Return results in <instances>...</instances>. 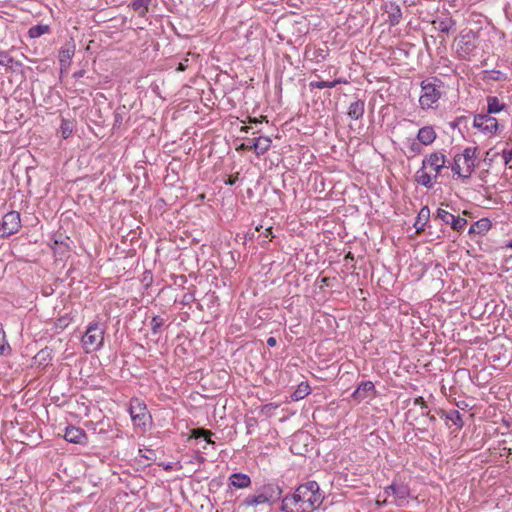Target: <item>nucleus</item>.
Returning a JSON list of instances; mask_svg holds the SVG:
<instances>
[{
  "label": "nucleus",
  "mask_w": 512,
  "mask_h": 512,
  "mask_svg": "<svg viewBox=\"0 0 512 512\" xmlns=\"http://www.w3.org/2000/svg\"><path fill=\"white\" fill-rule=\"evenodd\" d=\"M375 391V385L372 381H362L356 390L352 393L351 398L360 403L368 397L370 392Z\"/></svg>",
  "instance_id": "nucleus-14"
},
{
  "label": "nucleus",
  "mask_w": 512,
  "mask_h": 512,
  "mask_svg": "<svg viewBox=\"0 0 512 512\" xmlns=\"http://www.w3.org/2000/svg\"><path fill=\"white\" fill-rule=\"evenodd\" d=\"M74 54V50L69 48L61 49L59 52V61L62 67L68 66Z\"/></svg>",
  "instance_id": "nucleus-35"
},
{
  "label": "nucleus",
  "mask_w": 512,
  "mask_h": 512,
  "mask_svg": "<svg viewBox=\"0 0 512 512\" xmlns=\"http://www.w3.org/2000/svg\"><path fill=\"white\" fill-rule=\"evenodd\" d=\"M74 123L69 119L62 118L60 125V133L63 139H67L73 132Z\"/></svg>",
  "instance_id": "nucleus-33"
},
{
  "label": "nucleus",
  "mask_w": 512,
  "mask_h": 512,
  "mask_svg": "<svg viewBox=\"0 0 512 512\" xmlns=\"http://www.w3.org/2000/svg\"><path fill=\"white\" fill-rule=\"evenodd\" d=\"M139 453L146 461H153L156 459V452L153 449H139Z\"/></svg>",
  "instance_id": "nucleus-40"
},
{
  "label": "nucleus",
  "mask_w": 512,
  "mask_h": 512,
  "mask_svg": "<svg viewBox=\"0 0 512 512\" xmlns=\"http://www.w3.org/2000/svg\"><path fill=\"white\" fill-rule=\"evenodd\" d=\"M82 345L87 353L98 350L104 341V328L102 324H90L82 336Z\"/></svg>",
  "instance_id": "nucleus-5"
},
{
  "label": "nucleus",
  "mask_w": 512,
  "mask_h": 512,
  "mask_svg": "<svg viewBox=\"0 0 512 512\" xmlns=\"http://www.w3.org/2000/svg\"><path fill=\"white\" fill-rule=\"evenodd\" d=\"M505 108V104L500 103L499 99L495 96L487 97V113L493 114L502 111Z\"/></svg>",
  "instance_id": "nucleus-30"
},
{
  "label": "nucleus",
  "mask_w": 512,
  "mask_h": 512,
  "mask_svg": "<svg viewBox=\"0 0 512 512\" xmlns=\"http://www.w3.org/2000/svg\"><path fill=\"white\" fill-rule=\"evenodd\" d=\"M414 404L419 405L421 407V412L427 410V404L424 401L423 397H417L414 399Z\"/></svg>",
  "instance_id": "nucleus-44"
},
{
  "label": "nucleus",
  "mask_w": 512,
  "mask_h": 512,
  "mask_svg": "<svg viewBox=\"0 0 512 512\" xmlns=\"http://www.w3.org/2000/svg\"><path fill=\"white\" fill-rule=\"evenodd\" d=\"M493 73H494V76H492V79L498 80L499 79L498 75L500 74V72L499 71H493Z\"/></svg>",
  "instance_id": "nucleus-55"
},
{
  "label": "nucleus",
  "mask_w": 512,
  "mask_h": 512,
  "mask_svg": "<svg viewBox=\"0 0 512 512\" xmlns=\"http://www.w3.org/2000/svg\"><path fill=\"white\" fill-rule=\"evenodd\" d=\"M262 234H263V236L265 238H268L270 236L273 237V235H272V227L270 226V227L265 228L264 232Z\"/></svg>",
  "instance_id": "nucleus-50"
},
{
  "label": "nucleus",
  "mask_w": 512,
  "mask_h": 512,
  "mask_svg": "<svg viewBox=\"0 0 512 512\" xmlns=\"http://www.w3.org/2000/svg\"><path fill=\"white\" fill-rule=\"evenodd\" d=\"M248 130H249V127H248V126H244V127H242V131H244V132H248Z\"/></svg>",
  "instance_id": "nucleus-58"
},
{
  "label": "nucleus",
  "mask_w": 512,
  "mask_h": 512,
  "mask_svg": "<svg viewBox=\"0 0 512 512\" xmlns=\"http://www.w3.org/2000/svg\"><path fill=\"white\" fill-rule=\"evenodd\" d=\"M184 298H186V300H189V298H192V295H189V297H187V295H184Z\"/></svg>",
  "instance_id": "nucleus-61"
},
{
  "label": "nucleus",
  "mask_w": 512,
  "mask_h": 512,
  "mask_svg": "<svg viewBox=\"0 0 512 512\" xmlns=\"http://www.w3.org/2000/svg\"><path fill=\"white\" fill-rule=\"evenodd\" d=\"M11 353V347L6 340L5 331L0 328V355H9Z\"/></svg>",
  "instance_id": "nucleus-36"
},
{
  "label": "nucleus",
  "mask_w": 512,
  "mask_h": 512,
  "mask_svg": "<svg viewBox=\"0 0 512 512\" xmlns=\"http://www.w3.org/2000/svg\"><path fill=\"white\" fill-rule=\"evenodd\" d=\"M502 157L504 160V164L507 165L512 160V148L511 149H504L502 151Z\"/></svg>",
  "instance_id": "nucleus-42"
},
{
  "label": "nucleus",
  "mask_w": 512,
  "mask_h": 512,
  "mask_svg": "<svg viewBox=\"0 0 512 512\" xmlns=\"http://www.w3.org/2000/svg\"><path fill=\"white\" fill-rule=\"evenodd\" d=\"M476 151V147H467L462 154H457L454 157L451 169L454 174L462 178L463 181L470 179L475 169Z\"/></svg>",
  "instance_id": "nucleus-3"
},
{
  "label": "nucleus",
  "mask_w": 512,
  "mask_h": 512,
  "mask_svg": "<svg viewBox=\"0 0 512 512\" xmlns=\"http://www.w3.org/2000/svg\"><path fill=\"white\" fill-rule=\"evenodd\" d=\"M73 272H74V268H70L67 271V277H70L72 280H74V277L72 276Z\"/></svg>",
  "instance_id": "nucleus-54"
},
{
  "label": "nucleus",
  "mask_w": 512,
  "mask_h": 512,
  "mask_svg": "<svg viewBox=\"0 0 512 512\" xmlns=\"http://www.w3.org/2000/svg\"><path fill=\"white\" fill-rule=\"evenodd\" d=\"M387 495H393L396 500L403 502L409 496V489L404 484H391L385 489Z\"/></svg>",
  "instance_id": "nucleus-15"
},
{
  "label": "nucleus",
  "mask_w": 512,
  "mask_h": 512,
  "mask_svg": "<svg viewBox=\"0 0 512 512\" xmlns=\"http://www.w3.org/2000/svg\"><path fill=\"white\" fill-rule=\"evenodd\" d=\"M271 139L266 136H260L258 138H253V146L254 151L257 155L264 154L267 152L271 146Z\"/></svg>",
  "instance_id": "nucleus-24"
},
{
  "label": "nucleus",
  "mask_w": 512,
  "mask_h": 512,
  "mask_svg": "<svg viewBox=\"0 0 512 512\" xmlns=\"http://www.w3.org/2000/svg\"><path fill=\"white\" fill-rule=\"evenodd\" d=\"M491 228V222L487 218H482L472 224L469 234H485Z\"/></svg>",
  "instance_id": "nucleus-25"
},
{
  "label": "nucleus",
  "mask_w": 512,
  "mask_h": 512,
  "mask_svg": "<svg viewBox=\"0 0 512 512\" xmlns=\"http://www.w3.org/2000/svg\"><path fill=\"white\" fill-rule=\"evenodd\" d=\"M14 63L18 66L21 65L20 62L15 61L14 58L11 57L7 52L0 51V65L11 67Z\"/></svg>",
  "instance_id": "nucleus-38"
},
{
  "label": "nucleus",
  "mask_w": 512,
  "mask_h": 512,
  "mask_svg": "<svg viewBox=\"0 0 512 512\" xmlns=\"http://www.w3.org/2000/svg\"><path fill=\"white\" fill-rule=\"evenodd\" d=\"M340 83H342L341 79H335L333 81H312V82H310L309 86H310V88L323 89V88H333L337 84H340Z\"/></svg>",
  "instance_id": "nucleus-34"
},
{
  "label": "nucleus",
  "mask_w": 512,
  "mask_h": 512,
  "mask_svg": "<svg viewBox=\"0 0 512 512\" xmlns=\"http://www.w3.org/2000/svg\"><path fill=\"white\" fill-rule=\"evenodd\" d=\"M493 73H494V76H492V79L498 80L499 79L498 75L500 74V72L499 71H493Z\"/></svg>",
  "instance_id": "nucleus-56"
},
{
  "label": "nucleus",
  "mask_w": 512,
  "mask_h": 512,
  "mask_svg": "<svg viewBox=\"0 0 512 512\" xmlns=\"http://www.w3.org/2000/svg\"><path fill=\"white\" fill-rule=\"evenodd\" d=\"M253 144V139H247V141L245 143H242L239 147V149H242V150H254V146L252 145Z\"/></svg>",
  "instance_id": "nucleus-45"
},
{
  "label": "nucleus",
  "mask_w": 512,
  "mask_h": 512,
  "mask_svg": "<svg viewBox=\"0 0 512 512\" xmlns=\"http://www.w3.org/2000/svg\"><path fill=\"white\" fill-rule=\"evenodd\" d=\"M164 323H165V319L163 317H161V316L152 317L150 325H151V330H152L153 334L159 333L160 329Z\"/></svg>",
  "instance_id": "nucleus-39"
},
{
  "label": "nucleus",
  "mask_w": 512,
  "mask_h": 512,
  "mask_svg": "<svg viewBox=\"0 0 512 512\" xmlns=\"http://www.w3.org/2000/svg\"><path fill=\"white\" fill-rule=\"evenodd\" d=\"M184 298H186V300H189V298H192V295H189V297H187V295H184Z\"/></svg>",
  "instance_id": "nucleus-62"
},
{
  "label": "nucleus",
  "mask_w": 512,
  "mask_h": 512,
  "mask_svg": "<svg viewBox=\"0 0 512 512\" xmlns=\"http://www.w3.org/2000/svg\"><path fill=\"white\" fill-rule=\"evenodd\" d=\"M434 219L443 221L445 224L450 225L451 228L457 232L463 230L467 224V220L465 218L455 216L442 208L437 209Z\"/></svg>",
  "instance_id": "nucleus-8"
},
{
  "label": "nucleus",
  "mask_w": 512,
  "mask_h": 512,
  "mask_svg": "<svg viewBox=\"0 0 512 512\" xmlns=\"http://www.w3.org/2000/svg\"><path fill=\"white\" fill-rule=\"evenodd\" d=\"M436 412L439 416L451 421L457 427L458 430H460L463 427L464 422L462 419V415L458 410H451L449 412H446L444 410H438Z\"/></svg>",
  "instance_id": "nucleus-19"
},
{
  "label": "nucleus",
  "mask_w": 512,
  "mask_h": 512,
  "mask_svg": "<svg viewBox=\"0 0 512 512\" xmlns=\"http://www.w3.org/2000/svg\"><path fill=\"white\" fill-rule=\"evenodd\" d=\"M364 101L357 100L350 104L348 109V116L352 119L358 120L364 114Z\"/></svg>",
  "instance_id": "nucleus-26"
},
{
  "label": "nucleus",
  "mask_w": 512,
  "mask_h": 512,
  "mask_svg": "<svg viewBox=\"0 0 512 512\" xmlns=\"http://www.w3.org/2000/svg\"><path fill=\"white\" fill-rule=\"evenodd\" d=\"M230 485L235 488H247L251 485V478L247 474L233 473L229 477Z\"/></svg>",
  "instance_id": "nucleus-20"
},
{
  "label": "nucleus",
  "mask_w": 512,
  "mask_h": 512,
  "mask_svg": "<svg viewBox=\"0 0 512 512\" xmlns=\"http://www.w3.org/2000/svg\"><path fill=\"white\" fill-rule=\"evenodd\" d=\"M150 3L151 0H132L130 6L140 17H144L148 11Z\"/></svg>",
  "instance_id": "nucleus-28"
},
{
  "label": "nucleus",
  "mask_w": 512,
  "mask_h": 512,
  "mask_svg": "<svg viewBox=\"0 0 512 512\" xmlns=\"http://www.w3.org/2000/svg\"><path fill=\"white\" fill-rule=\"evenodd\" d=\"M213 432L204 428H197L192 430V437L195 439L203 438L208 444H214L212 441Z\"/></svg>",
  "instance_id": "nucleus-31"
},
{
  "label": "nucleus",
  "mask_w": 512,
  "mask_h": 512,
  "mask_svg": "<svg viewBox=\"0 0 512 512\" xmlns=\"http://www.w3.org/2000/svg\"><path fill=\"white\" fill-rule=\"evenodd\" d=\"M50 30V27L48 25L44 24H37L29 28L28 30V36L30 38H38L42 36L45 33H48Z\"/></svg>",
  "instance_id": "nucleus-32"
},
{
  "label": "nucleus",
  "mask_w": 512,
  "mask_h": 512,
  "mask_svg": "<svg viewBox=\"0 0 512 512\" xmlns=\"http://www.w3.org/2000/svg\"><path fill=\"white\" fill-rule=\"evenodd\" d=\"M421 415H422V416H427V417H428V419H429V421H430V422H432V423H434V422L436 421V417H435V415L430 414V412H429V411H427V410H426V411H422V412H421Z\"/></svg>",
  "instance_id": "nucleus-48"
},
{
  "label": "nucleus",
  "mask_w": 512,
  "mask_h": 512,
  "mask_svg": "<svg viewBox=\"0 0 512 512\" xmlns=\"http://www.w3.org/2000/svg\"><path fill=\"white\" fill-rule=\"evenodd\" d=\"M429 218H430V209L428 208V206L422 207L420 209V211L416 217V221L414 223L416 233L419 234L424 231V227L427 224V222L429 221Z\"/></svg>",
  "instance_id": "nucleus-21"
},
{
  "label": "nucleus",
  "mask_w": 512,
  "mask_h": 512,
  "mask_svg": "<svg viewBox=\"0 0 512 512\" xmlns=\"http://www.w3.org/2000/svg\"><path fill=\"white\" fill-rule=\"evenodd\" d=\"M416 181L426 188H432L434 185L431 175L425 171L423 166L416 173Z\"/></svg>",
  "instance_id": "nucleus-27"
},
{
  "label": "nucleus",
  "mask_w": 512,
  "mask_h": 512,
  "mask_svg": "<svg viewBox=\"0 0 512 512\" xmlns=\"http://www.w3.org/2000/svg\"><path fill=\"white\" fill-rule=\"evenodd\" d=\"M258 493L263 499V501L267 503V508L269 509L273 503L280 500L283 493V489L280 485L276 483H268L266 485H263L259 489Z\"/></svg>",
  "instance_id": "nucleus-7"
},
{
  "label": "nucleus",
  "mask_w": 512,
  "mask_h": 512,
  "mask_svg": "<svg viewBox=\"0 0 512 512\" xmlns=\"http://www.w3.org/2000/svg\"><path fill=\"white\" fill-rule=\"evenodd\" d=\"M476 35L469 31L459 37L457 42V53L460 58L466 59L476 48Z\"/></svg>",
  "instance_id": "nucleus-9"
},
{
  "label": "nucleus",
  "mask_w": 512,
  "mask_h": 512,
  "mask_svg": "<svg viewBox=\"0 0 512 512\" xmlns=\"http://www.w3.org/2000/svg\"><path fill=\"white\" fill-rule=\"evenodd\" d=\"M441 81L434 77L426 79L421 82V96L419 103L421 108L429 109L433 108V105L438 102L441 97Z\"/></svg>",
  "instance_id": "nucleus-4"
},
{
  "label": "nucleus",
  "mask_w": 512,
  "mask_h": 512,
  "mask_svg": "<svg viewBox=\"0 0 512 512\" xmlns=\"http://www.w3.org/2000/svg\"><path fill=\"white\" fill-rule=\"evenodd\" d=\"M133 314V316L130 314V321L133 320V326L142 330V325L148 318V308L146 306L138 307L137 311L133 310Z\"/></svg>",
  "instance_id": "nucleus-18"
},
{
  "label": "nucleus",
  "mask_w": 512,
  "mask_h": 512,
  "mask_svg": "<svg viewBox=\"0 0 512 512\" xmlns=\"http://www.w3.org/2000/svg\"><path fill=\"white\" fill-rule=\"evenodd\" d=\"M150 124H151V123H150L149 121H145V122L142 124V128H141V131L139 132V134H140V133H142V132L145 130L144 135H143V137H142L143 139H146L148 136H150V135H151V131H152V129H150V128L148 127Z\"/></svg>",
  "instance_id": "nucleus-43"
},
{
  "label": "nucleus",
  "mask_w": 512,
  "mask_h": 512,
  "mask_svg": "<svg viewBox=\"0 0 512 512\" xmlns=\"http://www.w3.org/2000/svg\"><path fill=\"white\" fill-rule=\"evenodd\" d=\"M64 438L66 441L74 444H82L87 438L86 433L83 429L69 425L64 430Z\"/></svg>",
  "instance_id": "nucleus-13"
},
{
  "label": "nucleus",
  "mask_w": 512,
  "mask_h": 512,
  "mask_svg": "<svg viewBox=\"0 0 512 512\" xmlns=\"http://www.w3.org/2000/svg\"><path fill=\"white\" fill-rule=\"evenodd\" d=\"M276 344H277V340H276V338H275V337H269V338L267 339V345H268L269 347H274Z\"/></svg>",
  "instance_id": "nucleus-51"
},
{
  "label": "nucleus",
  "mask_w": 512,
  "mask_h": 512,
  "mask_svg": "<svg viewBox=\"0 0 512 512\" xmlns=\"http://www.w3.org/2000/svg\"><path fill=\"white\" fill-rule=\"evenodd\" d=\"M130 419L134 430L139 434L150 430L153 425L152 416L145 402L138 398L130 399Z\"/></svg>",
  "instance_id": "nucleus-2"
},
{
  "label": "nucleus",
  "mask_w": 512,
  "mask_h": 512,
  "mask_svg": "<svg viewBox=\"0 0 512 512\" xmlns=\"http://www.w3.org/2000/svg\"><path fill=\"white\" fill-rule=\"evenodd\" d=\"M417 431L422 434L428 433V430L425 428H417Z\"/></svg>",
  "instance_id": "nucleus-57"
},
{
  "label": "nucleus",
  "mask_w": 512,
  "mask_h": 512,
  "mask_svg": "<svg viewBox=\"0 0 512 512\" xmlns=\"http://www.w3.org/2000/svg\"><path fill=\"white\" fill-rule=\"evenodd\" d=\"M454 25L455 21L450 17L438 21V29L443 33H449Z\"/></svg>",
  "instance_id": "nucleus-37"
},
{
  "label": "nucleus",
  "mask_w": 512,
  "mask_h": 512,
  "mask_svg": "<svg viewBox=\"0 0 512 512\" xmlns=\"http://www.w3.org/2000/svg\"><path fill=\"white\" fill-rule=\"evenodd\" d=\"M266 506L267 503L263 501L261 496L258 494L256 495H248L240 504L239 509L242 510V512H257L258 507Z\"/></svg>",
  "instance_id": "nucleus-12"
},
{
  "label": "nucleus",
  "mask_w": 512,
  "mask_h": 512,
  "mask_svg": "<svg viewBox=\"0 0 512 512\" xmlns=\"http://www.w3.org/2000/svg\"><path fill=\"white\" fill-rule=\"evenodd\" d=\"M152 282V273L148 270H145L143 272V279L137 281V285H144L145 287H148L150 283Z\"/></svg>",
  "instance_id": "nucleus-41"
},
{
  "label": "nucleus",
  "mask_w": 512,
  "mask_h": 512,
  "mask_svg": "<svg viewBox=\"0 0 512 512\" xmlns=\"http://www.w3.org/2000/svg\"><path fill=\"white\" fill-rule=\"evenodd\" d=\"M53 359V350L49 347L41 349L34 357L38 366L47 367Z\"/></svg>",
  "instance_id": "nucleus-22"
},
{
  "label": "nucleus",
  "mask_w": 512,
  "mask_h": 512,
  "mask_svg": "<svg viewBox=\"0 0 512 512\" xmlns=\"http://www.w3.org/2000/svg\"><path fill=\"white\" fill-rule=\"evenodd\" d=\"M261 228H262V226H260V227H256V230H257V231H260V229H261Z\"/></svg>",
  "instance_id": "nucleus-64"
},
{
  "label": "nucleus",
  "mask_w": 512,
  "mask_h": 512,
  "mask_svg": "<svg viewBox=\"0 0 512 512\" xmlns=\"http://www.w3.org/2000/svg\"><path fill=\"white\" fill-rule=\"evenodd\" d=\"M251 122L257 123L258 120L256 118L252 119Z\"/></svg>",
  "instance_id": "nucleus-63"
},
{
  "label": "nucleus",
  "mask_w": 512,
  "mask_h": 512,
  "mask_svg": "<svg viewBox=\"0 0 512 512\" xmlns=\"http://www.w3.org/2000/svg\"><path fill=\"white\" fill-rule=\"evenodd\" d=\"M310 393V386L307 382H301L297 389L291 394V399L293 401H299L304 399Z\"/></svg>",
  "instance_id": "nucleus-29"
},
{
  "label": "nucleus",
  "mask_w": 512,
  "mask_h": 512,
  "mask_svg": "<svg viewBox=\"0 0 512 512\" xmlns=\"http://www.w3.org/2000/svg\"><path fill=\"white\" fill-rule=\"evenodd\" d=\"M507 247L512 248V240L507 244Z\"/></svg>",
  "instance_id": "nucleus-59"
},
{
  "label": "nucleus",
  "mask_w": 512,
  "mask_h": 512,
  "mask_svg": "<svg viewBox=\"0 0 512 512\" xmlns=\"http://www.w3.org/2000/svg\"><path fill=\"white\" fill-rule=\"evenodd\" d=\"M21 228L20 213L17 211L7 212L0 222V237L7 238L17 233Z\"/></svg>",
  "instance_id": "nucleus-6"
},
{
  "label": "nucleus",
  "mask_w": 512,
  "mask_h": 512,
  "mask_svg": "<svg viewBox=\"0 0 512 512\" xmlns=\"http://www.w3.org/2000/svg\"><path fill=\"white\" fill-rule=\"evenodd\" d=\"M436 137L437 134L432 126H424L417 133V140L425 146L432 144Z\"/></svg>",
  "instance_id": "nucleus-16"
},
{
  "label": "nucleus",
  "mask_w": 512,
  "mask_h": 512,
  "mask_svg": "<svg viewBox=\"0 0 512 512\" xmlns=\"http://www.w3.org/2000/svg\"><path fill=\"white\" fill-rule=\"evenodd\" d=\"M445 164L446 157L441 152L431 153L428 156H426L422 161L423 168L429 166L435 171L434 178H436L440 174L441 169L445 167Z\"/></svg>",
  "instance_id": "nucleus-11"
},
{
  "label": "nucleus",
  "mask_w": 512,
  "mask_h": 512,
  "mask_svg": "<svg viewBox=\"0 0 512 512\" xmlns=\"http://www.w3.org/2000/svg\"><path fill=\"white\" fill-rule=\"evenodd\" d=\"M84 74H85V70H79V71L74 72L73 77L75 79H79V78L83 77Z\"/></svg>",
  "instance_id": "nucleus-52"
},
{
  "label": "nucleus",
  "mask_w": 512,
  "mask_h": 512,
  "mask_svg": "<svg viewBox=\"0 0 512 512\" xmlns=\"http://www.w3.org/2000/svg\"><path fill=\"white\" fill-rule=\"evenodd\" d=\"M239 178V173L234 175H230L229 178L225 181L227 185H234Z\"/></svg>",
  "instance_id": "nucleus-46"
},
{
  "label": "nucleus",
  "mask_w": 512,
  "mask_h": 512,
  "mask_svg": "<svg viewBox=\"0 0 512 512\" xmlns=\"http://www.w3.org/2000/svg\"><path fill=\"white\" fill-rule=\"evenodd\" d=\"M388 14V22L390 25H398L402 19V11L396 3H390L386 10Z\"/></svg>",
  "instance_id": "nucleus-23"
},
{
  "label": "nucleus",
  "mask_w": 512,
  "mask_h": 512,
  "mask_svg": "<svg viewBox=\"0 0 512 512\" xmlns=\"http://www.w3.org/2000/svg\"><path fill=\"white\" fill-rule=\"evenodd\" d=\"M122 114L120 112H116L115 113V123H114V127L117 125V124H121L122 123Z\"/></svg>",
  "instance_id": "nucleus-49"
},
{
  "label": "nucleus",
  "mask_w": 512,
  "mask_h": 512,
  "mask_svg": "<svg viewBox=\"0 0 512 512\" xmlns=\"http://www.w3.org/2000/svg\"><path fill=\"white\" fill-rule=\"evenodd\" d=\"M184 298H186V300H189V298H192V295H189V297H187V295H184Z\"/></svg>",
  "instance_id": "nucleus-60"
},
{
  "label": "nucleus",
  "mask_w": 512,
  "mask_h": 512,
  "mask_svg": "<svg viewBox=\"0 0 512 512\" xmlns=\"http://www.w3.org/2000/svg\"><path fill=\"white\" fill-rule=\"evenodd\" d=\"M294 495L299 500L303 512L317 509L323 502L324 496L320 492L319 484L316 481H308L297 487Z\"/></svg>",
  "instance_id": "nucleus-1"
},
{
  "label": "nucleus",
  "mask_w": 512,
  "mask_h": 512,
  "mask_svg": "<svg viewBox=\"0 0 512 512\" xmlns=\"http://www.w3.org/2000/svg\"><path fill=\"white\" fill-rule=\"evenodd\" d=\"M410 151L415 153V154H418L421 152V147H420V144L419 143H416V142H413L411 145H410Z\"/></svg>",
  "instance_id": "nucleus-47"
},
{
  "label": "nucleus",
  "mask_w": 512,
  "mask_h": 512,
  "mask_svg": "<svg viewBox=\"0 0 512 512\" xmlns=\"http://www.w3.org/2000/svg\"><path fill=\"white\" fill-rule=\"evenodd\" d=\"M298 501L294 493L291 496H285L282 500L281 510L283 512H303Z\"/></svg>",
  "instance_id": "nucleus-17"
},
{
  "label": "nucleus",
  "mask_w": 512,
  "mask_h": 512,
  "mask_svg": "<svg viewBox=\"0 0 512 512\" xmlns=\"http://www.w3.org/2000/svg\"><path fill=\"white\" fill-rule=\"evenodd\" d=\"M474 127L484 133H495L498 129V121L491 114H478L474 117Z\"/></svg>",
  "instance_id": "nucleus-10"
},
{
  "label": "nucleus",
  "mask_w": 512,
  "mask_h": 512,
  "mask_svg": "<svg viewBox=\"0 0 512 512\" xmlns=\"http://www.w3.org/2000/svg\"><path fill=\"white\" fill-rule=\"evenodd\" d=\"M185 69H186V64L184 62H180L177 70L184 71Z\"/></svg>",
  "instance_id": "nucleus-53"
}]
</instances>
